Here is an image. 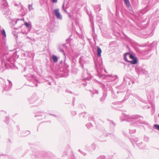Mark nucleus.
Segmentation results:
<instances>
[{
    "label": "nucleus",
    "instance_id": "1",
    "mask_svg": "<svg viewBox=\"0 0 159 159\" xmlns=\"http://www.w3.org/2000/svg\"><path fill=\"white\" fill-rule=\"evenodd\" d=\"M124 117L123 120L128 122H131V124L134 126H137L139 123L146 125L147 127L151 128V126L146 121H143L142 119L143 117L139 115L129 116L126 115H123Z\"/></svg>",
    "mask_w": 159,
    "mask_h": 159
},
{
    "label": "nucleus",
    "instance_id": "2",
    "mask_svg": "<svg viewBox=\"0 0 159 159\" xmlns=\"http://www.w3.org/2000/svg\"><path fill=\"white\" fill-rule=\"evenodd\" d=\"M15 59L13 56H11L6 61L2 59V65L0 67V70L3 71L6 68L11 67L14 65Z\"/></svg>",
    "mask_w": 159,
    "mask_h": 159
},
{
    "label": "nucleus",
    "instance_id": "3",
    "mask_svg": "<svg viewBox=\"0 0 159 159\" xmlns=\"http://www.w3.org/2000/svg\"><path fill=\"white\" fill-rule=\"evenodd\" d=\"M0 10L4 15H8L10 13L8 4L6 0H3L0 3Z\"/></svg>",
    "mask_w": 159,
    "mask_h": 159
},
{
    "label": "nucleus",
    "instance_id": "4",
    "mask_svg": "<svg viewBox=\"0 0 159 159\" xmlns=\"http://www.w3.org/2000/svg\"><path fill=\"white\" fill-rule=\"evenodd\" d=\"M84 57L83 56L80 57L79 59V62L81 64V66L84 70V72L82 75L83 80H88L91 79V78L88 77L89 75V74L88 73L87 70H84V67L82 64L84 61Z\"/></svg>",
    "mask_w": 159,
    "mask_h": 159
},
{
    "label": "nucleus",
    "instance_id": "5",
    "mask_svg": "<svg viewBox=\"0 0 159 159\" xmlns=\"http://www.w3.org/2000/svg\"><path fill=\"white\" fill-rule=\"evenodd\" d=\"M24 76H26L27 80L31 82L29 84H28V85L31 87L37 86V82L35 80V77L34 75L29 74L27 75H24Z\"/></svg>",
    "mask_w": 159,
    "mask_h": 159
},
{
    "label": "nucleus",
    "instance_id": "6",
    "mask_svg": "<svg viewBox=\"0 0 159 159\" xmlns=\"http://www.w3.org/2000/svg\"><path fill=\"white\" fill-rule=\"evenodd\" d=\"M109 123L111 129L109 132H107L106 131L104 132L103 134L104 136H107L109 134H112L114 131V128L115 125L114 122L111 120H110Z\"/></svg>",
    "mask_w": 159,
    "mask_h": 159
},
{
    "label": "nucleus",
    "instance_id": "7",
    "mask_svg": "<svg viewBox=\"0 0 159 159\" xmlns=\"http://www.w3.org/2000/svg\"><path fill=\"white\" fill-rule=\"evenodd\" d=\"M39 99V98L36 94L34 93L28 98V101L30 103L33 104L34 103Z\"/></svg>",
    "mask_w": 159,
    "mask_h": 159
},
{
    "label": "nucleus",
    "instance_id": "8",
    "mask_svg": "<svg viewBox=\"0 0 159 159\" xmlns=\"http://www.w3.org/2000/svg\"><path fill=\"white\" fill-rule=\"evenodd\" d=\"M11 82L9 80H7L6 82L3 83V88L5 90L7 91L9 89L12 87Z\"/></svg>",
    "mask_w": 159,
    "mask_h": 159
},
{
    "label": "nucleus",
    "instance_id": "9",
    "mask_svg": "<svg viewBox=\"0 0 159 159\" xmlns=\"http://www.w3.org/2000/svg\"><path fill=\"white\" fill-rule=\"evenodd\" d=\"M53 12L56 17L58 19L61 20L62 19V16L59 12V9L57 8L53 11Z\"/></svg>",
    "mask_w": 159,
    "mask_h": 159
},
{
    "label": "nucleus",
    "instance_id": "10",
    "mask_svg": "<svg viewBox=\"0 0 159 159\" xmlns=\"http://www.w3.org/2000/svg\"><path fill=\"white\" fill-rule=\"evenodd\" d=\"M95 68L97 70L98 72V68H101L102 67V61L101 60H100L99 61H95Z\"/></svg>",
    "mask_w": 159,
    "mask_h": 159
},
{
    "label": "nucleus",
    "instance_id": "11",
    "mask_svg": "<svg viewBox=\"0 0 159 159\" xmlns=\"http://www.w3.org/2000/svg\"><path fill=\"white\" fill-rule=\"evenodd\" d=\"M25 26H26V29H27L28 30V31H24L23 32V31H21V33L22 34H27L28 32L30 30L31 28V25L27 23V22H25Z\"/></svg>",
    "mask_w": 159,
    "mask_h": 159
},
{
    "label": "nucleus",
    "instance_id": "12",
    "mask_svg": "<svg viewBox=\"0 0 159 159\" xmlns=\"http://www.w3.org/2000/svg\"><path fill=\"white\" fill-rule=\"evenodd\" d=\"M136 70L138 73H142L144 74H147L148 73V72L146 70L142 69L140 67L136 68Z\"/></svg>",
    "mask_w": 159,
    "mask_h": 159
},
{
    "label": "nucleus",
    "instance_id": "13",
    "mask_svg": "<svg viewBox=\"0 0 159 159\" xmlns=\"http://www.w3.org/2000/svg\"><path fill=\"white\" fill-rule=\"evenodd\" d=\"M26 55H27V57L30 58H33L34 56V54L31 51L26 52V53L24 54L25 56Z\"/></svg>",
    "mask_w": 159,
    "mask_h": 159
},
{
    "label": "nucleus",
    "instance_id": "14",
    "mask_svg": "<svg viewBox=\"0 0 159 159\" xmlns=\"http://www.w3.org/2000/svg\"><path fill=\"white\" fill-rule=\"evenodd\" d=\"M93 8L96 12H98L101 10V5H95L93 6Z\"/></svg>",
    "mask_w": 159,
    "mask_h": 159
},
{
    "label": "nucleus",
    "instance_id": "15",
    "mask_svg": "<svg viewBox=\"0 0 159 159\" xmlns=\"http://www.w3.org/2000/svg\"><path fill=\"white\" fill-rule=\"evenodd\" d=\"M137 145L141 149H144L146 148V145L143 142H141L139 143H137Z\"/></svg>",
    "mask_w": 159,
    "mask_h": 159
},
{
    "label": "nucleus",
    "instance_id": "16",
    "mask_svg": "<svg viewBox=\"0 0 159 159\" xmlns=\"http://www.w3.org/2000/svg\"><path fill=\"white\" fill-rule=\"evenodd\" d=\"M96 20L98 22L101 23L102 22V19L101 17L99 15L98 13H97Z\"/></svg>",
    "mask_w": 159,
    "mask_h": 159
},
{
    "label": "nucleus",
    "instance_id": "17",
    "mask_svg": "<svg viewBox=\"0 0 159 159\" xmlns=\"http://www.w3.org/2000/svg\"><path fill=\"white\" fill-rule=\"evenodd\" d=\"M130 140L133 145L134 143H135L136 144L137 143H137L138 141V139L137 138H134L132 139L130 138Z\"/></svg>",
    "mask_w": 159,
    "mask_h": 159
},
{
    "label": "nucleus",
    "instance_id": "18",
    "mask_svg": "<svg viewBox=\"0 0 159 159\" xmlns=\"http://www.w3.org/2000/svg\"><path fill=\"white\" fill-rule=\"evenodd\" d=\"M51 58L54 63H56L58 60V58L54 55H52L51 57Z\"/></svg>",
    "mask_w": 159,
    "mask_h": 159
},
{
    "label": "nucleus",
    "instance_id": "19",
    "mask_svg": "<svg viewBox=\"0 0 159 159\" xmlns=\"http://www.w3.org/2000/svg\"><path fill=\"white\" fill-rule=\"evenodd\" d=\"M97 55L99 57H101V54L102 53V50L100 48L98 47H97Z\"/></svg>",
    "mask_w": 159,
    "mask_h": 159
},
{
    "label": "nucleus",
    "instance_id": "20",
    "mask_svg": "<svg viewBox=\"0 0 159 159\" xmlns=\"http://www.w3.org/2000/svg\"><path fill=\"white\" fill-rule=\"evenodd\" d=\"M132 64L134 65L136 64L137 63V59L136 57L131 61H129V62Z\"/></svg>",
    "mask_w": 159,
    "mask_h": 159
},
{
    "label": "nucleus",
    "instance_id": "21",
    "mask_svg": "<svg viewBox=\"0 0 159 159\" xmlns=\"http://www.w3.org/2000/svg\"><path fill=\"white\" fill-rule=\"evenodd\" d=\"M97 83L104 90H105L106 89L105 85L103 84L98 81H97Z\"/></svg>",
    "mask_w": 159,
    "mask_h": 159
},
{
    "label": "nucleus",
    "instance_id": "22",
    "mask_svg": "<svg viewBox=\"0 0 159 159\" xmlns=\"http://www.w3.org/2000/svg\"><path fill=\"white\" fill-rule=\"evenodd\" d=\"M44 114L43 111H39L37 113L34 115L35 117H36L39 116H41Z\"/></svg>",
    "mask_w": 159,
    "mask_h": 159
},
{
    "label": "nucleus",
    "instance_id": "23",
    "mask_svg": "<svg viewBox=\"0 0 159 159\" xmlns=\"http://www.w3.org/2000/svg\"><path fill=\"white\" fill-rule=\"evenodd\" d=\"M96 148V145L95 143H92L91 146V149L93 150H94Z\"/></svg>",
    "mask_w": 159,
    "mask_h": 159
},
{
    "label": "nucleus",
    "instance_id": "24",
    "mask_svg": "<svg viewBox=\"0 0 159 159\" xmlns=\"http://www.w3.org/2000/svg\"><path fill=\"white\" fill-rule=\"evenodd\" d=\"M124 1L126 6L127 7H129L130 6V4L129 0H124Z\"/></svg>",
    "mask_w": 159,
    "mask_h": 159
},
{
    "label": "nucleus",
    "instance_id": "25",
    "mask_svg": "<svg viewBox=\"0 0 159 159\" xmlns=\"http://www.w3.org/2000/svg\"><path fill=\"white\" fill-rule=\"evenodd\" d=\"M129 54V52H127V53H126L125 55H124V59L125 60V61L126 62H129V61L127 58V57H126V56H127V55H128Z\"/></svg>",
    "mask_w": 159,
    "mask_h": 159
},
{
    "label": "nucleus",
    "instance_id": "26",
    "mask_svg": "<svg viewBox=\"0 0 159 159\" xmlns=\"http://www.w3.org/2000/svg\"><path fill=\"white\" fill-rule=\"evenodd\" d=\"M86 126L87 127L88 129L91 128L92 127L93 125L91 123H88L86 124Z\"/></svg>",
    "mask_w": 159,
    "mask_h": 159
},
{
    "label": "nucleus",
    "instance_id": "27",
    "mask_svg": "<svg viewBox=\"0 0 159 159\" xmlns=\"http://www.w3.org/2000/svg\"><path fill=\"white\" fill-rule=\"evenodd\" d=\"M122 103V101H119V102H113L112 103V104L114 105L118 106V105H120Z\"/></svg>",
    "mask_w": 159,
    "mask_h": 159
},
{
    "label": "nucleus",
    "instance_id": "28",
    "mask_svg": "<svg viewBox=\"0 0 159 159\" xmlns=\"http://www.w3.org/2000/svg\"><path fill=\"white\" fill-rule=\"evenodd\" d=\"M106 97V95H104V94H103L102 96L100 99V101L102 102H103L105 100Z\"/></svg>",
    "mask_w": 159,
    "mask_h": 159
},
{
    "label": "nucleus",
    "instance_id": "29",
    "mask_svg": "<svg viewBox=\"0 0 159 159\" xmlns=\"http://www.w3.org/2000/svg\"><path fill=\"white\" fill-rule=\"evenodd\" d=\"M149 137L144 135V140L145 141L148 142L149 140Z\"/></svg>",
    "mask_w": 159,
    "mask_h": 159
},
{
    "label": "nucleus",
    "instance_id": "30",
    "mask_svg": "<svg viewBox=\"0 0 159 159\" xmlns=\"http://www.w3.org/2000/svg\"><path fill=\"white\" fill-rule=\"evenodd\" d=\"M91 24V28L92 29L93 31V32H94V23L93 21H90Z\"/></svg>",
    "mask_w": 159,
    "mask_h": 159
},
{
    "label": "nucleus",
    "instance_id": "31",
    "mask_svg": "<svg viewBox=\"0 0 159 159\" xmlns=\"http://www.w3.org/2000/svg\"><path fill=\"white\" fill-rule=\"evenodd\" d=\"M9 118L8 116H7L5 118V119L4 120V122L6 123V124H8L9 123Z\"/></svg>",
    "mask_w": 159,
    "mask_h": 159
},
{
    "label": "nucleus",
    "instance_id": "32",
    "mask_svg": "<svg viewBox=\"0 0 159 159\" xmlns=\"http://www.w3.org/2000/svg\"><path fill=\"white\" fill-rule=\"evenodd\" d=\"M117 77L116 75L114 76L111 79V81H114L117 79Z\"/></svg>",
    "mask_w": 159,
    "mask_h": 159
},
{
    "label": "nucleus",
    "instance_id": "33",
    "mask_svg": "<svg viewBox=\"0 0 159 159\" xmlns=\"http://www.w3.org/2000/svg\"><path fill=\"white\" fill-rule=\"evenodd\" d=\"M106 158V156L103 155H101L98 157V159H104Z\"/></svg>",
    "mask_w": 159,
    "mask_h": 159
},
{
    "label": "nucleus",
    "instance_id": "34",
    "mask_svg": "<svg viewBox=\"0 0 159 159\" xmlns=\"http://www.w3.org/2000/svg\"><path fill=\"white\" fill-rule=\"evenodd\" d=\"M136 132L135 129L129 130V133L130 134L134 133Z\"/></svg>",
    "mask_w": 159,
    "mask_h": 159
},
{
    "label": "nucleus",
    "instance_id": "35",
    "mask_svg": "<svg viewBox=\"0 0 159 159\" xmlns=\"http://www.w3.org/2000/svg\"><path fill=\"white\" fill-rule=\"evenodd\" d=\"M78 151L83 155L85 156L86 155V153L82 151L80 149H79Z\"/></svg>",
    "mask_w": 159,
    "mask_h": 159
},
{
    "label": "nucleus",
    "instance_id": "36",
    "mask_svg": "<svg viewBox=\"0 0 159 159\" xmlns=\"http://www.w3.org/2000/svg\"><path fill=\"white\" fill-rule=\"evenodd\" d=\"M128 55H129V58L131 59H133L135 58L134 57V55L132 54H130L129 53V54Z\"/></svg>",
    "mask_w": 159,
    "mask_h": 159
},
{
    "label": "nucleus",
    "instance_id": "37",
    "mask_svg": "<svg viewBox=\"0 0 159 159\" xmlns=\"http://www.w3.org/2000/svg\"><path fill=\"white\" fill-rule=\"evenodd\" d=\"M152 35V34H145V36H144L143 37V38H146L148 37H150V36H151Z\"/></svg>",
    "mask_w": 159,
    "mask_h": 159
},
{
    "label": "nucleus",
    "instance_id": "38",
    "mask_svg": "<svg viewBox=\"0 0 159 159\" xmlns=\"http://www.w3.org/2000/svg\"><path fill=\"white\" fill-rule=\"evenodd\" d=\"M2 34L5 37H6V36L5 30L4 29L2 31Z\"/></svg>",
    "mask_w": 159,
    "mask_h": 159
},
{
    "label": "nucleus",
    "instance_id": "39",
    "mask_svg": "<svg viewBox=\"0 0 159 159\" xmlns=\"http://www.w3.org/2000/svg\"><path fill=\"white\" fill-rule=\"evenodd\" d=\"M154 127H156V129H157L159 131V125L158 124H154Z\"/></svg>",
    "mask_w": 159,
    "mask_h": 159
},
{
    "label": "nucleus",
    "instance_id": "40",
    "mask_svg": "<svg viewBox=\"0 0 159 159\" xmlns=\"http://www.w3.org/2000/svg\"><path fill=\"white\" fill-rule=\"evenodd\" d=\"M24 19H17L15 22V23L16 24L18 22H19V21H24Z\"/></svg>",
    "mask_w": 159,
    "mask_h": 159
},
{
    "label": "nucleus",
    "instance_id": "41",
    "mask_svg": "<svg viewBox=\"0 0 159 159\" xmlns=\"http://www.w3.org/2000/svg\"><path fill=\"white\" fill-rule=\"evenodd\" d=\"M71 114L72 116H75L76 114V112L75 111H71Z\"/></svg>",
    "mask_w": 159,
    "mask_h": 159
},
{
    "label": "nucleus",
    "instance_id": "42",
    "mask_svg": "<svg viewBox=\"0 0 159 159\" xmlns=\"http://www.w3.org/2000/svg\"><path fill=\"white\" fill-rule=\"evenodd\" d=\"M92 93L93 94H98V90H94L92 92Z\"/></svg>",
    "mask_w": 159,
    "mask_h": 159
},
{
    "label": "nucleus",
    "instance_id": "43",
    "mask_svg": "<svg viewBox=\"0 0 159 159\" xmlns=\"http://www.w3.org/2000/svg\"><path fill=\"white\" fill-rule=\"evenodd\" d=\"M89 121H94V118L92 116H90L89 117Z\"/></svg>",
    "mask_w": 159,
    "mask_h": 159
},
{
    "label": "nucleus",
    "instance_id": "44",
    "mask_svg": "<svg viewBox=\"0 0 159 159\" xmlns=\"http://www.w3.org/2000/svg\"><path fill=\"white\" fill-rule=\"evenodd\" d=\"M29 9L30 11H31V10H33V8L32 7V5L29 4Z\"/></svg>",
    "mask_w": 159,
    "mask_h": 159
},
{
    "label": "nucleus",
    "instance_id": "45",
    "mask_svg": "<svg viewBox=\"0 0 159 159\" xmlns=\"http://www.w3.org/2000/svg\"><path fill=\"white\" fill-rule=\"evenodd\" d=\"M85 114V112H84L81 114H80V116H82L83 118H84V115Z\"/></svg>",
    "mask_w": 159,
    "mask_h": 159
},
{
    "label": "nucleus",
    "instance_id": "46",
    "mask_svg": "<svg viewBox=\"0 0 159 159\" xmlns=\"http://www.w3.org/2000/svg\"><path fill=\"white\" fill-rule=\"evenodd\" d=\"M60 51H61V52H62V53H63V54L64 55V57H66V56H65V52H64V51L63 50V49H60Z\"/></svg>",
    "mask_w": 159,
    "mask_h": 159
},
{
    "label": "nucleus",
    "instance_id": "47",
    "mask_svg": "<svg viewBox=\"0 0 159 159\" xmlns=\"http://www.w3.org/2000/svg\"><path fill=\"white\" fill-rule=\"evenodd\" d=\"M37 157V156L36 154H34L32 156V158H36Z\"/></svg>",
    "mask_w": 159,
    "mask_h": 159
},
{
    "label": "nucleus",
    "instance_id": "48",
    "mask_svg": "<svg viewBox=\"0 0 159 159\" xmlns=\"http://www.w3.org/2000/svg\"><path fill=\"white\" fill-rule=\"evenodd\" d=\"M128 98L127 97H125L124 98V99L122 101V103L123 102H124L125 100H126Z\"/></svg>",
    "mask_w": 159,
    "mask_h": 159
},
{
    "label": "nucleus",
    "instance_id": "49",
    "mask_svg": "<svg viewBox=\"0 0 159 159\" xmlns=\"http://www.w3.org/2000/svg\"><path fill=\"white\" fill-rule=\"evenodd\" d=\"M52 2L53 3H56L57 2V0H52Z\"/></svg>",
    "mask_w": 159,
    "mask_h": 159
},
{
    "label": "nucleus",
    "instance_id": "50",
    "mask_svg": "<svg viewBox=\"0 0 159 159\" xmlns=\"http://www.w3.org/2000/svg\"><path fill=\"white\" fill-rule=\"evenodd\" d=\"M66 91L67 92L70 93H72V92L71 91L68 90H66Z\"/></svg>",
    "mask_w": 159,
    "mask_h": 159
},
{
    "label": "nucleus",
    "instance_id": "51",
    "mask_svg": "<svg viewBox=\"0 0 159 159\" xmlns=\"http://www.w3.org/2000/svg\"><path fill=\"white\" fill-rule=\"evenodd\" d=\"M48 114H49V115H52V116H54V117H57V116H56V115H53V114H51V113H49Z\"/></svg>",
    "mask_w": 159,
    "mask_h": 159
},
{
    "label": "nucleus",
    "instance_id": "52",
    "mask_svg": "<svg viewBox=\"0 0 159 159\" xmlns=\"http://www.w3.org/2000/svg\"><path fill=\"white\" fill-rule=\"evenodd\" d=\"M111 93H112V97H113L114 98H116L117 97H114V95L113 94V92L112 91H111Z\"/></svg>",
    "mask_w": 159,
    "mask_h": 159
},
{
    "label": "nucleus",
    "instance_id": "53",
    "mask_svg": "<svg viewBox=\"0 0 159 159\" xmlns=\"http://www.w3.org/2000/svg\"><path fill=\"white\" fill-rule=\"evenodd\" d=\"M123 135L125 136L126 135V133L124 132H123Z\"/></svg>",
    "mask_w": 159,
    "mask_h": 159
},
{
    "label": "nucleus",
    "instance_id": "54",
    "mask_svg": "<svg viewBox=\"0 0 159 159\" xmlns=\"http://www.w3.org/2000/svg\"><path fill=\"white\" fill-rule=\"evenodd\" d=\"M14 34V35H15V36H16V38H17V37H18V36L16 35V34Z\"/></svg>",
    "mask_w": 159,
    "mask_h": 159
},
{
    "label": "nucleus",
    "instance_id": "55",
    "mask_svg": "<svg viewBox=\"0 0 159 159\" xmlns=\"http://www.w3.org/2000/svg\"><path fill=\"white\" fill-rule=\"evenodd\" d=\"M26 68L25 67L24 68V70L23 71H25Z\"/></svg>",
    "mask_w": 159,
    "mask_h": 159
},
{
    "label": "nucleus",
    "instance_id": "56",
    "mask_svg": "<svg viewBox=\"0 0 159 159\" xmlns=\"http://www.w3.org/2000/svg\"><path fill=\"white\" fill-rule=\"evenodd\" d=\"M48 83L49 85H51V83L50 82H48Z\"/></svg>",
    "mask_w": 159,
    "mask_h": 159
},
{
    "label": "nucleus",
    "instance_id": "57",
    "mask_svg": "<svg viewBox=\"0 0 159 159\" xmlns=\"http://www.w3.org/2000/svg\"><path fill=\"white\" fill-rule=\"evenodd\" d=\"M23 25V24H21L20 25V27H20V28H21V27L22 26V25Z\"/></svg>",
    "mask_w": 159,
    "mask_h": 159
},
{
    "label": "nucleus",
    "instance_id": "58",
    "mask_svg": "<svg viewBox=\"0 0 159 159\" xmlns=\"http://www.w3.org/2000/svg\"><path fill=\"white\" fill-rule=\"evenodd\" d=\"M131 82H132V84H134V81H132Z\"/></svg>",
    "mask_w": 159,
    "mask_h": 159
},
{
    "label": "nucleus",
    "instance_id": "59",
    "mask_svg": "<svg viewBox=\"0 0 159 159\" xmlns=\"http://www.w3.org/2000/svg\"><path fill=\"white\" fill-rule=\"evenodd\" d=\"M109 83L108 84H107V85L108 86L109 85H110V84Z\"/></svg>",
    "mask_w": 159,
    "mask_h": 159
},
{
    "label": "nucleus",
    "instance_id": "60",
    "mask_svg": "<svg viewBox=\"0 0 159 159\" xmlns=\"http://www.w3.org/2000/svg\"><path fill=\"white\" fill-rule=\"evenodd\" d=\"M125 76L124 77V80H125Z\"/></svg>",
    "mask_w": 159,
    "mask_h": 159
},
{
    "label": "nucleus",
    "instance_id": "61",
    "mask_svg": "<svg viewBox=\"0 0 159 159\" xmlns=\"http://www.w3.org/2000/svg\"><path fill=\"white\" fill-rule=\"evenodd\" d=\"M120 91H118V92H117V93H120Z\"/></svg>",
    "mask_w": 159,
    "mask_h": 159
},
{
    "label": "nucleus",
    "instance_id": "62",
    "mask_svg": "<svg viewBox=\"0 0 159 159\" xmlns=\"http://www.w3.org/2000/svg\"><path fill=\"white\" fill-rule=\"evenodd\" d=\"M116 14H117V9H116Z\"/></svg>",
    "mask_w": 159,
    "mask_h": 159
},
{
    "label": "nucleus",
    "instance_id": "63",
    "mask_svg": "<svg viewBox=\"0 0 159 159\" xmlns=\"http://www.w3.org/2000/svg\"><path fill=\"white\" fill-rule=\"evenodd\" d=\"M84 84L85 85H86V84Z\"/></svg>",
    "mask_w": 159,
    "mask_h": 159
},
{
    "label": "nucleus",
    "instance_id": "64",
    "mask_svg": "<svg viewBox=\"0 0 159 159\" xmlns=\"http://www.w3.org/2000/svg\"><path fill=\"white\" fill-rule=\"evenodd\" d=\"M110 90H111V89H112V88L111 87V88H110Z\"/></svg>",
    "mask_w": 159,
    "mask_h": 159
}]
</instances>
